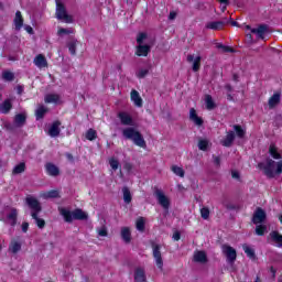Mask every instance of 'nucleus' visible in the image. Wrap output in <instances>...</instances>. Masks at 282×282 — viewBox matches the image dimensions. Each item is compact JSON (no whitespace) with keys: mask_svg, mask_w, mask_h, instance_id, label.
Returning a JSON list of instances; mask_svg holds the SVG:
<instances>
[{"mask_svg":"<svg viewBox=\"0 0 282 282\" xmlns=\"http://www.w3.org/2000/svg\"><path fill=\"white\" fill-rule=\"evenodd\" d=\"M48 135L51 138H58L61 135V121H54L48 129Z\"/></svg>","mask_w":282,"mask_h":282,"instance_id":"14","label":"nucleus"},{"mask_svg":"<svg viewBox=\"0 0 282 282\" xmlns=\"http://www.w3.org/2000/svg\"><path fill=\"white\" fill-rule=\"evenodd\" d=\"M9 213L7 214V219L0 215V221L4 224H10V226H17V219H19V210L15 207H8Z\"/></svg>","mask_w":282,"mask_h":282,"instance_id":"7","label":"nucleus"},{"mask_svg":"<svg viewBox=\"0 0 282 282\" xmlns=\"http://www.w3.org/2000/svg\"><path fill=\"white\" fill-rule=\"evenodd\" d=\"M260 171L269 178L275 177V175H281L282 173V161L275 162L272 159H267L265 162H260L258 164Z\"/></svg>","mask_w":282,"mask_h":282,"instance_id":"1","label":"nucleus"},{"mask_svg":"<svg viewBox=\"0 0 282 282\" xmlns=\"http://www.w3.org/2000/svg\"><path fill=\"white\" fill-rule=\"evenodd\" d=\"M4 127L8 131H14V126H12L11 123H6Z\"/></svg>","mask_w":282,"mask_h":282,"instance_id":"63","label":"nucleus"},{"mask_svg":"<svg viewBox=\"0 0 282 282\" xmlns=\"http://www.w3.org/2000/svg\"><path fill=\"white\" fill-rule=\"evenodd\" d=\"M15 89H17V94H19V96H21V94H23L24 87H23V85H18L15 87Z\"/></svg>","mask_w":282,"mask_h":282,"instance_id":"60","label":"nucleus"},{"mask_svg":"<svg viewBox=\"0 0 282 282\" xmlns=\"http://www.w3.org/2000/svg\"><path fill=\"white\" fill-rule=\"evenodd\" d=\"M242 250L251 261H257V252L248 245H242Z\"/></svg>","mask_w":282,"mask_h":282,"instance_id":"24","label":"nucleus"},{"mask_svg":"<svg viewBox=\"0 0 282 282\" xmlns=\"http://www.w3.org/2000/svg\"><path fill=\"white\" fill-rule=\"evenodd\" d=\"M25 122H28V116H25V113H18L14 116L13 124L18 129H21V127H25Z\"/></svg>","mask_w":282,"mask_h":282,"instance_id":"15","label":"nucleus"},{"mask_svg":"<svg viewBox=\"0 0 282 282\" xmlns=\"http://www.w3.org/2000/svg\"><path fill=\"white\" fill-rule=\"evenodd\" d=\"M98 235L99 237H107L108 235L107 227L102 226L100 229H98Z\"/></svg>","mask_w":282,"mask_h":282,"instance_id":"55","label":"nucleus"},{"mask_svg":"<svg viewBox=\"0 0 282 282\" xmlns=\"http://www.w3.org/2000/svg\"><path fill=\"white\" fill-rule=\"evenodd\" d=\"M148 74H149V69L141 68L138 70L137 76H138V78H144Z\"/></svg>","mask_w":282,"mask_h":282,"instance_id":"53","label":"nucleus"},{"mask_svg":"<svg viewBox=\"0 0 282 282\" xmlns=\"http://www.w3.org/2000/svg\"><path fill=\"white\" fill-rule=\"evenodd\" d=\"M217 48L218 50H223V52H225V53H232V52H235V48H232L230 46H226L224 44H217Z\"/></svg>","mask_w":282,"mask_h":282,"instance_id":"52","label":"nucleus"},{"mask_svg":"<svg viewBox=\"0 0 282 282\" xmlns=\"http://www.w3.org/2000/svg\"><path fill=\"white\" fill-rule=\"evenodd\" d=\"M176 17H177V13L175 11H172V12H170L169 19H170V21H173V20H175Z\"/></svg>","mask_w":282,"mask_h":282,"instance_id":"62","label":"nucleus"},{"mask_svg":"<svg viewBox=\"0 0 282 282\" xmlns=\"http://www.w3.org/2000/svg\"><path fill=\"white\" fill-rule=\"evenodd\" d=\"M45 169L46 173L52 177H58L61 175V170L54 163H46Z\"/></svg>","mask_w":282,"mask_h":282,"instance_id":"18","label":"nucleus"},{"mask_svg":"<svg viewBox=\"0 0 282 282\" xmlns=\"http://www.w3.org/2000/svg\"><path fill=\"white\" fill-rule=\"evenodd\" d=\"M122 135L126 140H132L133 144L141 149H147V141L140 131L134 128H126L122 130Z\"/></svg>","mask_w":282,"mask_h":282,"instance_id":"3","label":"nucleus"},{"mask_svg":"<svg viewBox=\"0 0 282 282\" xmlns=\"http://www.w3.org/2000/svg\"><path fill=\"white\" fill-rule=\"evenodd\" d=\"M24 30L28 32V34H34V29H32L30 25H25Z\"/></svg>","mask_w":282,"mask_h":282,"instance_id":"61","label":"nucleus"},{"mask_svg":"<svg viewBox=\"0 0 282 282\" xmlns=\"http://www.w3.org/2000/svg\"><path fill=\"white\" fill-rule=\"evenodd\" d=\"M12 111V99H6L1 105H0V113L8 115Z\"/></svg>","mask_w":282,"mask_h":282,"instance_id":"21","label":"nucleus"},{"mask_svg":"<svg viewBox=\"0 0 282 282\" xmlns=\"http://www.w3.org/2000/svg\"><path fill=\"white\" fill-rule=\"evenodd\" d=\"M267 231H268V226L265 225H258L256 227V235H258L259 237H263V235H265Z\"/></svg>","mask_w":282,"mask_h":282,"instance_id":"42","label":"nucleus"},{"mask_svg":"<svg viewBox=\"0 0 282 282\" xmlns=\"http://www.w3.org/2000/svg\"><path fill=\"white\" fill-rule=\"evenodd\" d=\"M135 282H147V273L143 268H137L134 271Z\"/></svg>","mask_w":282,"mask_h":282,"instance_id":"20","label":"nucleus"},{"mask_svg":"<svg viewBox=\"0 0 282 282\" xmlns=\"http://www.w3.org/2000/svg\"><path fill=\"white\" fill-rule=\"evenodd\" d=\"M251 34H256L263 41V39H265V34H268V25L261 24L257 29H251Z\"/></svg>","mask_w":282,"mask_h":282,"instance_id":"16","label":"nucleus"},{"mask_svg":"<svg viewBox=\"0 0 282 282\" xmlns=\"http://www.w3.org/2000/svg\"><path fill=\"white\" fill-rule=\"evenodd\" d=\"M172 238L174 239V241H180V239H182V234H180V231H175Z\"/></svg>","mask_w":282,"mask_h":282,"instance_id":"56","label":"nucleus"},{"mask_svg":"<svg viewBox=\"0 0 282 282\" xmlns=\"http://www.w3.org/2000/svg\"><path fill=\"white\" fill-rule=\"evenodd\" d=\"M232 142H235V132L229 131L226 138L221 141L223 147H232Z\"/></svg>","mask_w":282,"mask_h":282,"instance_id":"30","label":"nucleus"},{"mask_svg":"<svg viewBox=\"0 0 282 282\" xmlns=\"http://www.w3.org/2000/svg\"><path fill=\"white\" fill-rule=\"evenodd\" d=\"M65 34L69 35V34H76V30L74 28H59L57 31V36H65Z\"/></svg>","mask_w":282,"mask_h":282,"instance_id":"37","label":"nucleus"},{"mask_svg":"<svg viewBox=\"0 0 282 282\" xmlns=\"http://www.w3.org/2000/svg\"><path fill=\"white\" fill-rule=\"evenodd\" d=\"M122 193H123L124 203L131 204V200L133 199V197L131 196V191L129 189V187H123Z\"/></svg>","mask_w":282,"mask_h":282,"instance_id":"38","label":"nucleus"},{"mask_svg":"<svg viewBox=\"0 0 282 282\" xmlns=\"http://www.w3.org/2000/svg\"><path fill=\"white\" fill-rule=\"evenodd\" d=\"M96 138H97V132H96V130L89 129V130L86 132V140H90V142H91V141L96 140Z\"/></svg>","mask_w":282,"mask_h":282,"instance_id":"48","label":"nucleus"},{"mask_svg":"<svg viewBox=\"0 0 282 282\" xmlns=\"http://www.w3.org/2000/svg\"><path fill=\"white\" fill-rule=\"evenodd\" d=\"M131 100L134 102L135 107H142V97H140V93L133 89L131 91Z\"/></svg>","mask_w":282,"mask_h":282,"instance_id":"31","label":"nucleus"},{"mask_svg":"<svg viewBox=\"0 0 282 282\" xmlns=\"http://www.w3.org/2000/svg\"><path fill=\"white\" fill-rule=\"evenodd\" d=\"M154 196L156 197L160 206H162V208H164V210H169V208L171 207V200L169 199V197H166L164 192L162 189L155 187Z\"/></svg>","mask_w":282,"mask_h":282,"instance_id":"6","label":"nucleus"},{"mask_svg":"<svg viewBox=\"0 0 282 282\" xmlns=\"http://www.w3.org/2000/svg\"><path fill=\"white\" fill-rule=\"evenodd\" d=\"M189 120L196 124V127H202L204 124V119L197 116V110L195 108L189 109Z\"/></svg>","mask_w":282,"mask_h":282,"instance_id":"17","label":"nucleus"},{"mask_svg":"<svg viewBox=\"0 0 282 282\" xmlns=\"http://www.w3.org/2000/svg\"><path fill=\"white\" fill-rule=\"evenodd\" d=\"M228 23H229L228 19L224 18L220 21L208 22L205 28L207 30L218 31V30H224V28H226Z\"/></svg>","mask_w":282,"mask_h":282,"instance_id":"10","label":"nucleus"},{"mask_svg":"<svg viewBox=\"0 0 282 282\" xmlns=\"http://www.w3.org/2000/svg\"><path fill=\"white\" fill-rule=\"evenodd\" d=\"M198 149L199 151H208V140H199Z\"/></svg>","mask_w":282,"mask_h":282,"instance_id":"50","label":"nucleus"},{"mask_svg":"<svg viewBox=\"0 0 282 282\" xmlns=\"http://www.w3.org/2000/svg\"><path fill=\"white\" fill-rule=\"evenodd\" d=\"M234 129H235L236 135H237L238 138H245V137H246V130H243V128H241V126L235 124V126H234Z\"/></svg>","mask_w":282,"mask_h":282,"instance_id":"44","label":"nucleus"},{"mask_svg":"<svg viewBox=\"0 0 282 282\" xmlns=\"http://www.w3.org/2000/svg\"><path fill=\"white\" fill-rule=\"evenodd\" d=\"M121 239H123L124 243H131V229L129 227L121 228Z\"/></svg>","mask_w":282,"mask_h":282,"instance_id":"28","label":"nucleus"},{"mask_svg":"<svg viewBox=\"0 0 282 282\" xmlns=\"http://www.w3.org/2000/svg\"><path fill=\"white\" fill-rule=\"evenodd\" d=\"M200 217L203 219H208L210 217V209H208V207H203L200 209Z\"/></svg>","mask_w":282,"mask_h":282,"instance_id":"51","label":"nucleus"},{"mask_svg":"<svg viewBox=\"0 0 282 282\" xmlns=\"http://www.w3.org/2000/svg\"><path fill=\"white\" fill-rule=\"evenodd\" d=\"M270 239L274 246H278V248L282 247V236L278 231H271Z\"/></svg>","mask_w":282,"mask_h":282,"instance_id":"22","label":"nucleus"},{"mask_svg":"<svg viewBox=\"0 0 282 282\" xmlns=\"http://www.w3.org/2000/svg\"><path fill=\"white\" fill-rule=\"evenodd\" d=\"M57 197H61V195L58 194V191H56V189H52L44 194L45 199H57Z\"/></svg>","mask_w":282,"mask_h":282,"instance_id":"41","label":"nucleus"},{"mask_svg":"<svg viewBox=\"0 0 282 282\" xmlns=\"http://www.w3.org/2000/svg\"><path fill=\"white\" fill-rule=\"evenodd\" d=\"M25 204L29 206L31 210V217H35L43 210V207L41 206V202L36 199L34 196H29L25 198Z\"/></svg>","mask_w":282,"mask_h":282,"instance_id":"5","label":"nucleus"},{"mask_svg":"<svg viewBox=\"0 0 282 282\" xmlns=\"http://www.w3.org/2000/svg\"><path fill=\"white\" fill-rule=\"evenodd\" d=\"M223 252H224V254L226 256L227 261H228L229 263L232 264V263H235V261H237V250H235V248L225 245V246L223 247Z\"/></svg>","mask_w":282,"mask_h":282,"instance_id":"9","label":"nucleus"},{"mask_svg":"<svg viewBox=\"0 0 282 282\" xmlns=\"http://www.w3.org/2000/svg\"><path fill=\"white\" fill-rule=\"evenodd\" d=\"M66 45L72 56H76V47L78 46V40H76L75 37H70Z\"/></svg>","mask_w":282,"mask_h":282,"instance_id":"25","label":"nucleus"},{"mask_svg":"<svg viewBox=\"0 0 282 282\" xmlns=\"http://www.w3.org/2000/svg\"><path fill=\"white\" fill-rule=\"evenodd\" d=\"M205 105H206V109H208V111H213V109H215V107H217V105H215V101L213 100V96H210V95L205 96Z\"/></svg>","mask_w":282,"mask_h":282,"instance_id":"35","label":"nucleus"},{"mask_svg":"<svg viewBox=\"0 0 282 282\" xmlns=\"http://www.w3.org/2000/svg\"><path fill=\"white\" fill-rule=\"evenodd\" d=\"M123 169L126 170V171H128V173L129 172H131L132 170H133V164H131V163H124V165H123Z\"/></svg>","mask_w":282,"mask_h":282,"instance_id":"57","label":"nucleus"},{"mask_svg":"<svg viewBox=\"0 0 282 282\" xmlns=\"http://www.w3.org/2000/svg\"><path fill=\"white\" fill-rule=\"evenodd\" d=\"M151 246L156 267L159 268V270H164V260H162V251H160L162 247L155 242H152Z\"/></svg>","mask_w":282,"mask_h":282,"instance_id":"8","label":"nucleus"},{"mask_svg":"<svg viewBox=\"0 0 282 282\" xmlns=\"http://www.w3.org/2000/svg\"><path fill=\"white\" fill-rule=\"evenodd\" d=\"M269 153L273 160H281V153L279 152V148H276V145L271 144L269 147Z\"/></svg>","mask_w":282,"mask_h":282,"instance_id":"33","label":"nucleus"},{"mask_svg":"<svg viewBox=\"0 0 282 282\" xmlns=\"http://www.w3.org/2000/svg\"><path fill=\"white\" fill-rule=\"evenodd\" d=\"M214 159V164L217 166H221V158L219 156H213Z\"/></svg>","mask_w":282,"mask_h":282,"instance_id":"58","label":"nucleus"},{"mask_svg":"<svg viewBox=\"0 0 282 282\" xmlns=\"http://www.w3.org/2000/svg\"><path fill=\"white\" fill-rule=\"evenodd\" d=\"M34 65H36V67H40V69H42L43 67H47V58H45L43 54H39L34 58Z\"/></svg>","mask_w":282,"mask_h":282,"instance_id":"26","label":"nucleus"},{"mask_svg":"<svg viewBox=\"0 0 282 282\" xmlns=\"http://www.w3.org/2000/svg\"><path fill=\"white\" fill-rule=\"evenodd\" d=\"M32 219L35 220L37 228H40V229L45 228V219L39 218V215H35V217H32Z\"/></svg>","mask_w":282,"mask_h":282,"instance_id":"46","label":"nucleus"},{"mask_svg":"<svg viewBox=\"0 0 282 282\" xmlns=\"http://www.w3.org/2000/svg\"><path fill=\"white\" fill-rule=\"evenodd\" d=\"M171 170H172L173 173H174L175 175H177L178 177H184V175H185L184 169H182V167H180V166H177V165H173V166L171 167Z\"/></svg>","mask_w":282,"mask_h":282,"instance_id":"43","label":"nucleus"},{"mask_svg":"<svg viewBox=\"0 0 282 282\" xmlns=\"http://www.w3.org/2000/svg\"><path fill=\"white\" fill-rule=\"evenodd\" d=\"M281 102V93L273 94L268 101L269 109H274V107H278Z\"/></svg>","mask_w":282,"mask_h":282,"instance_id":"19","label":"nucleus"},{"mask_svg":"<svg viewBox=\"0 0 282 282\" xmlns=\"http://www.w3.org/2000/svg\"><path fill=\"white\" fill-rule=\"evenodd\" d=\"M231 177H234V180H239V172L232 171L231 172Z\"/></svg>","mask_w":282,"mask_h":282,"instance_id":"64","label":"nucleus"},{"mask_svg":"<svg viewBox=\"0 0 282 282\" xmlns=\"http://www.w3.org/2000/svg\"><path fill=\"white\" fill-rule=\"evenodd\" d=\"M221 204L225 208H227V210H235L237 207L235 205H232V203H230V200H228V198L224 197L221 200Z\"/></svg>","mask_w":282,"mask_h":282,"instance_id":"45","label":"nucleus"},{"mask_svg":"<svg viewBox=\"0 0 282 282\" xmlns=\"http://www.w3.org/2000/svg\"><path fill=\"white\" fill-rule=\"evenodd\" d=\"M61 100V96L57 94H48L44 97V102L52 104V102H58Z\"/></svg>","mask_w":282,"mask_h":282,"instance_id":"34","label":"nucleus"},{"mask_svg":"<svg viewBox=\"0 0 282 282\" xmlns=\"http://www.w3.org/2000/svg\"><path fill=\"white\" fill-rule=\"evenodd\" d=\"M3 80L12 82L14 80V73L6 70L2 73Z\"/></svg>","mask_w":282,"mask_h":282,"instance_id":"49","label":"nucleus"},{"mask_svg":"<svg viewBox=\"0 0 282 282\" xmlns=\"http://www.w3.org/2000/svg\"><path fill=\"white\" fill-rule=\"evenodd\" d=\"M144 40H147V33H140L137 37L138 45H142L144 43Z\"/></svg>","mask_w":282,"mask_h":282,"instance_id":"54","label":"nucleus"},{"mask_svg":"<svg viewBox=\"0 0 282 282\" xmlns=\"http://www.w3.org/2000/svg\"><path fill=\"white\" fill-rule=\"evenodd\" d=\"M194 261H196V263H206L208 261V257L205 251H198L194 253Z\"/></svg>","mask_w":282,"mask_h":282,"instance_id":"29","label":"nucleus"},{"mask_svg":"<svg viewBox=\"0 0 282 282\" xmlns=\"http://www.w3.org/2000/svg\"><path fill=\"white\" fill-rule=\"evenodd\" d=\"M56 19L59 21H64L65 23H74V18L69 14H67V9L65 8V4L61 1H56Z\"/></svg>","mask_w":282,"mask_h":282,"instance_id":"4","label":"nucleus"},{"mask_svg":"<svg viewBox=\"0 0 282 282\" xmlns=\"http://www.w3.org/2000/svg\"><path fill=\"white\" fill-rule=\"evenodd\" d=\"M9 250L13 254H17V252L21 251V242L17 241V240H12L9 246Z\"/></svg>","mask_w":282,"mask_h":282,"instance_id":"36","label":"nucleus"},{"mask_svg":"<svg viewBox=\"0 0 282 282\" xmlns=\"http://www.w3.org/2000/svg\"><path fill=\"white\" fill-rule=\"evenodd\" d=\"M13 23L18 32L21 30V28H23V15L21 14V11L15 12V18L13 20Z\"/></svg>","mask_w":282,"mask_h":282,"instance_id":"27","label":"nucleus"},{"mask_svg":"<svg viewBox=\"0 0 282 282\" xmlns=\"http://www.w3.org/2000/svg\"><path fill=\"white\" fill-rule=\"evenodd\" d=\"M48 109L45 106H40L35 110L36 120H43L45 118V113H47Z\"/></svg>","mask_w":282,"mask_h":282,"instance_id":"32","label":"nucleus"},{"mask_svg":"<svg viewBox=\"0 0 282 282\" xmlns=\"http://www.w3.org/2000/svg\"><path fill=\"white\" fill-rule=\"evenodd\" d=\"M187 63H193V66H192L193 72H199V69L202 68V56H197L195 58L194 55L188 54Z\"/></svg>","mask_w":282,"mask_h":282,"instance_id":"13","label":"nucleus"},{"mask_svg":"<svg viewBox=\"0 0 282 282\" xmlns=\"http://www.w3.org/2000/svg\"><path fill=\"white\" fill-rule=\"evenodd\" d=\"M58 212H59V215L64 217V220L66 221V224H72L74 219H76L77 221H85L89 219V215H87V213L83 212V209L80 208H77L74 212H70L65 207H59Z\"/></svg>","mask_w":282,"mask_h":282,"instance_id":"2","label":"nucleus"},{"mask_svg":"<svg viewBox=\"0 0 282 282\" xmlns=\"http://www.w3.org/2000/svg\"><path fill=\"white\" fill-rule=\"evenodd\" d=\"M150 52H151V46L139 44L137 46L135 54L137 56H149Z\"/></svg>","mask_w":282,"mask_h":282,"instance_id":"23","label":"nucleus"},{"mask_svg":"<svg viewBox=\"0 0 282 282\" xmlns=\"http://www.w3.org/2000/svg\"><path fill=\"white\" fill-rule=\"evenodd\" d=\"M20 173H25V163H20L14 166L12 174L13 175H20Z\"/></svg>","mask_w":282,"mask_h":282,"instance_id":"40","label":"nucleus"},{"mask_svg":"<svg viewBox=\"0 0 282 282\" xmlns=\"http://www.w3.org/2000/svg\"><path fill=\"white\" fill-rule=\"evenodd\" d=\"M109 165L112 169V171H116L117 169L120 167V162L116 158H110Z\"/></svg>","mask_w":282,"mask_h":282,"instance_id":"47","label":"nucleus"},{"mask_svg":"<svg viewBox=\"0 0 282 282\" xmlns=\"http://www.w3.org/2000/svg\"><path fill=\"white\" fill-rule=\"evenodd\" d=\"M267 219V214L263 208L258 207L256 212L253 213L252 223L257 226L259 224H263Z\"/></svg>","mask_w":282,"mask_h":282,"instance_id":"11","label":"nucleus"},{"mask_svg":"<svg viewBox=\"0 0 282 282\" xmlns=\"http://www.w3.org/2000/svg\"><path fill=\"white\" fill-rule=\"evenodd\" d=\"M137 230H139V232H144L145 230V220L144 217H139L137 219V224H135Z\"/></svg>","mask_w":282,"mask_h":282,"instance_id":"39","label":"nucleus"},{"mask_svg":"<svg viewBox=\"0 0 282 282\" xmlns=\"http://www.w3.org/2000/svg\"><path fill=\"white\" fill-rule=\"evenodd\" d=\"M121 124L126 127H133V117L129 112L121 111L118 113Z\"/></svg>","mask_w":282,"mask_h":282,"instance_id":"12","label":"nucleus"},{"mask_svg":"<svg viewBox=\"0 0 282 282\" xmlns=\"http://www.w3.org/2000/svg\"><path fill=\"white\" fill-rule=\"evenodd\" d=\"M29 228H30L29 223H22V232H28Z\"/></svg>","mask_w":282,"mask_h":282,"instance_id":"59","label":"nucleus"}]
</instances>
